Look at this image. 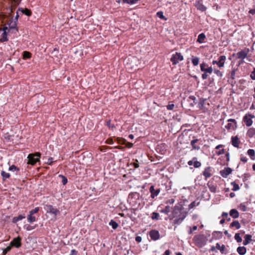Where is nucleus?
Listing matches in <instances>:
<instances>
[{
	"instance_id": "nucleus-13",
	"label": "nucleus",
	"mask_w": 255,
	"mask_h": 255,
	"mask_svg": "<svg viewBox=\"0 0 255 255\" xmlns=\"http://www.w3.org/2000/svg\"><path fill=\"white\" fill-rule=\"evenodd\" d=\"M254 118V116L249 114L245 115L243 118V121L245 123L246 126L250 127L253 124L252 118Z\"/></svg>"
},
{
	"instance_id": "nucleus-45",
	"label": "nucleus",
	"mask_w": 255,
	"mask_h": 255,
	"mask_svg": "<svg viewBox=\"0 0 255 255\" xmlns=\"http://www.w3.org/2000/svg\"><path fill=\"white\" fill-rule=\"evenodd\" d=\"M151 218L153 220H158L159 219V215L157 212H153Z\"/></svg>"
},
{
	"instance_id": "nucleus-16",
	"label": "nucleus",
	"mask_w": 255,
	"mask_h": 255,
	"mask_svg": "<svg viewBox=\"0 0 255 255\" xmlns=\"http://www.w3.org/2000/svg\"><path fill=\"white\" fill-rule=\"evenodd\" d=\"M230 167H225L223 170L220 171V175L224 178H227L232 172Z\"/></svg>"
},
{
	"instance_id": "nucleus-46",
	"label": "nucleus",
	"mask_w": 255,
	"mask_h": 255,
	"mask_svg": "<svg viewBox=\"0 0 255 255\" xmlns=\"http://www.w3.org/2000/svg\"><path fill=\"white\" fill-rule=\"evenodd\" d=\"M235 239L238 243H241L242 241V239L240 237L239 233H236L235 235Z\"/></svg>"
},
{
	"instance_id": "nucleus-14",
	"label": "nucleus",
	"mask_w": 255,
	"mask_h": 255,
	"mask_svg": "<svg viewBox=\"0 0 255 255\" xmlns=\"http://www.w3.org/2000/svg\"><path fill=\"white\" fill-rule=\"evenodd\" d=\"M149 235L153 241H156L160 238V234L158 231L156 230H152L149 233Z\"/></svg>"
},
{
	"instance_id": "nucleus-21",
	"label": "nucleus",
	"mask_w": 255,
	"mask_h": 255,
	"mask_svg": "<svg viewBox=\"0 0 255 255\" xmlns=\"http://www.w3.org/2000/svg\"><path fill=\"white\" fill-rule=\"evenodd\" d=\"M205 34L204 33H201L198 35L197 41L199 43H203L205 42Z\"/></svg>"
},
{
	"instance_id": "nucleus-17",
	"label": "nucleus",
	"mask_w": 255,
	"mask_h": 255,
	"mask_svg": "<svg viewBox=\"0 0 255 255\" xmlns=\"http://www.w3.org/2000/svg\"><path fill=\"white\" fill-rule=\"evenodd\" d=\"M240 141L237 136L232 137V144L235 147H239Z\"/></svg>"
},
{
	"instance_id": "nucleus-58",
	"label": "nucleus",
	"mask_w": 255,
	"mask_h": 255,
	"mask_svg": "<svg viewBox=\"0 0 255 255\" xmlns=\"http://www.w3.org/2000/svg\"><path fill=\"white\" fill-rule=\"evenodd\" d=\"M207 73H208L204 72L203 74H202V78L203 80H205L207 78V77H208Z\"/></svg>"
},
{
	"instance_id": "nucleus-55",
	"label": "nucleus",
	"mask_w": 255,
	"mask_h": 255,
	"mask_svg": "<svg viewBox=\"0 0 255 255\" xmlns=\"http://www.w3.org/2000/svg\"><path fill=\"white\" fill-rule=\"evenodd\" d=\"M189 99L193 101V103L194 104H196V97L194 96H193V95H191L189 97Z\"/></svg>"
},
{
	"instance_id": "nucleus-41",
	"label": "nucleus",
	"mask_w": 255,
	"mask_h": 255,
	"mask_svg": "<svg viewBox=\"0 0 255 255\" xmlns=\"http://www.w3.org/2000/svg\"><path fill=\"white\" fill-rule=\"evenodd\" d=\"M59 177L62 179V183L63 185H65L67 183L68 180L67 178L64 176L63 175L60 174L59 175Z\"/></svg>"
},
{
	"instance_id": "nucleus-29",
	"label": "nucleus",
	"mask_w": 255,
	"mask_h": 255,
	"mask_svg": "<svg viewBox=\"0 0 255 255\" xmlns=\"http://www.w3.org/2000/svg\"><path fill=\"white\" fill-rule=\"evenodd\" d=\"M191 61L194 66H197L198 65L199 62V58L197 56H192Z\"/></svg>"
},
{
	"instance_id": "nucleus-3",
	"label": "nucleus",
	"mask_w": 255,
	"mask_h": 255,
	"mask_svg": "<svg viewBox=\"0 0 255 255\" xmlns=\"http://www.w3.org/2000/svg\"><path fill=\"white\" fill-rule=\"evenodd\" d=\"M44 208L47 213L50 214L54 218H56V217L60 214L59 210L51 205H46Z\"/></svg>"
},
{
	"instance_id": "nucleus-48",
	"label": "nucleus",
	"mask_w": 255,
	"mask_h": 255,
	"mask_svg": "<svg viewBox=\"0 0 255 255\" xmlns=\"http://www.w3.org/2000/svg\"><path fill=\"white\" fill-rule=\"evenodd\" d=\"M214 72L216 74L217 76L221 78L222 77L223 75V73L218 69H214Z\"/></svg>"
},
{
	"instance_id": "nucleus-20",
	"label": "nucleus",
	"mask_w": 255,
	"mask_h": 255,
	"mask_svg": "<svg viewBox=\"0 0 255 255\" xmlns=\"http://www.w3.org/2000/svg\"><path fill=\"white\" fill-rule=\"evenodd\" d=\"M194 139L191 141V145L192 148L196 150H199L200 149V146L195 144L196 142L198 141V139L196 138L195 137H193Z\"/></svg>"
},
{
	"instance_id": "nucleus-27",
	"label": "nucleus",
	"mask_w": 255,
	"mask_h": 255,
	"mask_svg": "<svg viewBox=\"0 0 255 255\" xmlns=\"http://www.w3.org/2000/svg\"><path fill=\"white\" fill-rule=\"evenodd\" d=\"M230 227H235L237 229H239L241 228V225L238 221H234L230 226Z\"/></svg>"
},
{
	"instance_id": "nucleus-12",
	"label": "nucleus",
	"mask_w": 255,
	"mask_h": 255,
	"mask_svg": "<svg viewBox=\"0 0 255 255\" xmlns=\"http://www.w3.org/2000/svg\"><path fill=\"white\" fill-rule=\"evenodd\" d=\"M212 168L208 166L206 167L202 172V175L204 176L205 179L207 180L212 175Z\"/></svg>"
},
{
	"instance_id": "nucleus-40",
	"label": "nucleus",
	"mask_w": 255,
	"mask_h": 255,
	"mask_svg": "<svg viewBox=\"0 0 255 255\" xmlns=\"http://www.w3.org/2000/svg\"><path fill=\"white\" fill-rule=\"evenodd\" d=\"M231 185L233 186V188L232 189L233 191H236L240 189L239 185L238 184H237L235 181L231 182Z\"/></svg>"
},
{
	"instance_id": "nucleus-22",
	"label": "nucleus",
	"mask_w": 255,
	"mask_h": 255,
	"mask_svg": "<svg viewBox=\"0 0 255 255\" xmlns=\"http://www.w3.org/2000/svg\"><path fill=\"white\" fill-rule=\"evenodd\" d=\"M237 251L239 255H244L247 252V249L245 247H239Z\"/></svg>"
},
{
	"instance_id": "nucleus-37",
	"label": "nucleus",
	"mask_w": 255,
	"mask_h": 255,
	"mask_svg": "<svg viewBox=\"0 0 255 255\" xmlns=\"http://www.w3.org/2000/svg\"><path fill=\"white\" fill-rule=\"evenodd\" d=\"M109 225L112 227L113 229H115V230L119 226L118 224L116 222H115V221H114L113 220H112L110 221Z\"/></svg>"
},
{
	"instance_id": "nucleus-8",
	"label": "nucleus",
	"mask_w": 255,
	"mask_h": 255,
	"mask_svg": "<svg viewBox=\"0 0 255 255\" xmlns=\"http://www.w3.org/2000/svg\"><path fill=\"white\" fill-rule=\"evenodd\" d=\"M226 60V56L221 55L219 57L218 60H213L212 61V64H217L219 68H222L224 66Z\"/></svg>"
},
{
	"instance_id": "nucleus-50",
	"label": "nucleus",
	"mask_w": 255,
	"mask_h": 255,
	"mask_svg": "<svg viewBox=\"0 0 255 255\" xmlns=\"http://www.w3.org/2000/svg\"><path fill=\"white\" fill-rule=\"evenodd\" d=\"M11 249V247L9 246L7 247L5 249L3 250V254L4 255H5L7 252H9Z\"/></svg>"
},
{
	"instance_id": "nucleus-25",
	"label": "nucleus",
	"mask_w": 255,
	"mask_h": 255,
	"mask_svg": "<svg viewBox=\"0 0 255 255\" xmlns=\"http://www.w3.org/2000/svg\"><path fill=\"white\" fill-rule=\"evenodd\" d=\"M206 99L204 98H200L199 101L198 103V107L200 110H203L204 108V104L205 102Z\"/></svg>"
},
{
	"instance_id": "nucleus-39",
	"label": "nucleus",
	"mask_w": 255,
	"mask_h": 255,
	"mask_svg": "<svg viewBox=\"0 0 255 255\" xmlns=\"http://www.w3.org/2000/svg\"><path fill=\"white\" fill-rule=\"evenodd\" d=\"M8 170L11 171L19 172L20 171V169L14 165H12L9 167Z\"/></svg>"
},
{
	"instance_id": "nucleus-24",
	"label": "nucleus",
	"mask_w": 255,
	"mask_h": 255,
	"mask_svg": "<svg viewBox=\"0 0 255 255\" xmlns=\"http://www.w3.org/2000/svg\"><path fill=\"white\" fill-rule=\"evenodd\" d=\"M247 135L250 138L253 137L255 135V128H250L247 131Z\"/></svg>"
},
{
	"instance_id": "nucleus-51",
	"label": "nucleus",
	"mask_w": 255,
	"mask_h": 255,
	"mask_svg": "<svg viewBox=\"0 0 255 255\" xmlns=\"http://www.w3.org/2000/svg\"><path fill=\"white\" fill-rule=\"evenodd\" d=\"M174 105L173 104H169L166 106V108L168 110H172L174 107Z\"/></svg>"
},
{
	"instance_id": "nucleus-49",
	"label": "nucleus",
	"mask_w": 255,
	"mask_h": 255,
	"mask_svg": "<svg viewBox=\"0 0 255 255\" xmlns=\"http://www.w3.org/2000/svg\"><path fill=\"white\" fill-rule=\"evenodd\" d=\"M39 207H37L35 208L34 209L29 211V214L31 215H34L37 213L39 211Z\"/></svg>"
},
{
	"instance_id": "nucleus-19",
	"label": "nucleus",
	"mask_w": 255,
	"mask_h": 255,
	"mask_svg": "<svg viewBox=\"0 0 255 255\" xmlns=\"http://www.w3.org/2000/svg\"><path fill=\"white\" fill-rule=\"evenodd\" d=\"M230 215L232 216L234 219L238 218L239 216V213L238 211L235 209H231L230 211Z\"/></svg>"
},
{
	"instance_id": "nucleus-11",
	"label": "nucleus",
	"mask_w": 255,
	"mask_h": 255,
	"mask_svg": "<svg viewBox=\"0 0 255 255\" xmlns=\"http://www.w3.org/2000/svg\"><path fill=\"white\" fill-rule=\"evenodd\" d=\"M21 239L19 237L14 238L10 243V246L11 247H14L16 248H19L21 246Z\"/></svg>"
},
{
	"instance_id": "nucleus-18",
	"label": "nucleus",
	"mask_w": 255,
	"mask_h": 255,
	"mask_svg": "<svg viewBox=\"0 0 255 255\" xmlns=\"http://www.w3.org/2000/svg\"><path fill=\"white\" fill-rule=\"evenodd\" d=\"M252 237L251 235H249V234L246 235L244 237L245 239L243 241V245L244 246L248 245L252 241Z\"/></svg>"
},
{
	"instance_id": "nucleus-6",
	"label": "nucleus",
	"mask_w": 255,
	"mask_h": 255,
	"mask_svg": "<svg viewBox=\"0 0 255 255\" xmlns=\"http://www.w3.org/2000/svg\"><path fill=\"white\" fill-rule=\"evenodd\" d=\"M8 25V32L12 33H16L18 31V29L16 28L17 22L14 21L13 19H11L7 23Z\"/></svg>"
},
{
	"instance_id": "nucleus-7",
	"label": "nucleus",
	"mask_w": 255,
	"mask_h": 255,
	"mask_svg": "<svg viewBox=\"0 0 255 255\" xmlns=\"http://www.w3.org/2000/svg\"><path fill=\"white\" fill-rule=\"evenodd\" d=\"M238 68H233L227 77L228 78V82L232 85V86H233L236 83L235 81L234 80L236 78L235 74Z\"/></svg>"
},
{
	"instance_id": "nucleus-32",
	"label": "nucleus",
	"mask_w": 255,
	"mask_h": 255,
	"mask_svg": "<svg viewBox=\"0 0 255 255\" xmlns=\"http://www.w3.org/2000/svg\"><path fill=\"white\" fill-rule=\"evenodd\" d=\"M28 222L31 223L36 221V217L33 215L29 214L27 217Z\"/></svg>"
},
{
	"instance_id": "nucleus-1",
	"label": "nucleus",
	"mask_w": 255,
	"mask_h": 255,
	"mask_svg": "<svg viewBox=\"0 0 255 255\" xmlns=\"http://www.w3.org/2000/svg\"><path fill=\"white\" fill-rule=\"evenodd\" d=\"M188 212L184 210L182 205H176L174 207L173 211L169 218L173 220L172 224L176 226L180 225L185 219Z\"/></svg>"
},
{
	"instance_id": "nucleus-47",
	"label": "nucleus",
	"mask_w": 255,
	"mask_h": 255,
	"mask_svg": "<svg viewBox=\"0 0 255 255\" xmlns=\"http://www.w3.org/2000/svg\"><path fill=\"white\" fill-rule=\"evenodd\" d=\"M199 204V202H198L197 203H196L195 201H193L191 202L188 206V208L189 210L192 209L196 206H198Z\"/></svg>"
},
{
	"instance_id": "nucleus-28",
	"label": "nucleus",
	"mask_w": 255,
	"mask_h": 255,
	"mask_svg": "<svg viewBox=\"0 0 255 255\" xmlns=\"http://www.w3.org/2000/svg\"><path fill=\"white\" fill-rule=\"evenodd\" d=\"M248 154L251 157V159L255 160V152L253 149H249L247 151Z\"/></svg>"
},
{
	"instance_id": "nucleus-2",
	"label": "nucleus",
	"mask_w": 255,
	"mask_h": 255,
	"mask_svg": "<svg viewBox=\"0 0 255 255\" xmlns=\"http://www.w3.org/2000/svg\"><path fill=\"white\" fill-rule=\"evenodd\" d=\"M195 245L199 248H202L206 244V239L203 235L195 236L193 238Z\"/></svg>"
},
{
	"instance_id": "nucleus-9",
	"label": "nucleus",
	"mask_w": 255,
	"mask_h": 255,
	"mask_svg": "<svg viewBox=\"0 0 255 255\" xmlns=\"http://www.w3.org/2000/svg\"><path fill=\"white\" fill-rule=\"evenodd\" d=\"M249 52V49L242 50L237 53V58L241 59L242 60L239 61V64H241L243 63V60L247 56Z\"/></svg>"
},
{
	"instance_id": "nucleus-59",
	"label": "nucleus",
	"mask_w": 255,
	"mask_h": 255,
	"mask_svg": "<svg viewBox=\"0 0 255 255\" xmlns=\"http://www.w3.org/2000/svg\"><path fill=\"white\" fill-rule=\"evenodd\" d=\"M210 191L213 193H215L216 192V187L214 186H213L210 187Z\"/></svg>"
},
{
	"instance_id": "nucleus-38",
	"label": "nucleus",
	"mask_w": 255,
	"mask_h": 255,
	"mask_svg": "<svg viewBox=\"0 0 255 255\" xmlns=\"http://www.w3.org/2000/svg\"><path fill=\"white\" fill-rule=\"evenodd\" d=\"M207 67H208V65L205 62H203L200 64L201 70L205 73H206V70H207V68H208Z\"/></svg>"
},
{
	"instance_id": "nucleus-30",
	"label": "nucleus",
	"mask_w": 255,
	"mask_h": 255,
	"mask_svg": "<svg viewBox=\"0 0 255 255\" xmlns=\"http://www.w3.org/2000/svg\"><path fill=\"white\" fill-rule=\"evenodd\" d=\"M1 176L2 178V180L4 181L6 179H8L10 177V174L8 173L5 172L4 171H1L0 173Z\"/></svg>"
},
{
	"instance_id": "nucleus-23",
	"label": "nucleus",
	"mask_w": 255,
	"mask_h": 255,
	"mask_svg": "<svg viewBox=\"0 0 255 255\" xmlns=\"http://www.w3.org/2000/svg\"><path fill=\"white\" fill-rule=\"evenodd\" d=\"M25 218V216L23 215H19L17 217H14L13 218L12 222L13 223H16L17 222L22 220V219H24Z\"/></svg>"
},
{
	"instance_id": "nucleus-10",
	"label": "nucleus",
	"mask_w": 255,
	"mask_h": 255,
	"mask_svg": "<svg viewBox=\"0 0 255 255\" xmlns=\"http://www.w3.org/2000/svg\"><path fill=\"white\" fill-rule=\"evenodd\" d=\"M195 6L198 10L202 12L205 11L207 9V7L205 6L202 2V0H198L196 1L195 4Z\"/></svg>"
},
{
	"instance_id": "nucleus-43",
	"label": "nucleus",
	"mask_w": 255,
	"mask_h": 255,
	"mask_svg": "<svg viewBox=\"0 0 255 255\" xmlns=\"http://www.w3.org/2000/svg\"><path fill=\"white\" fill-rule=\"evenodd\" d=\"M138 0H123L124 3H126L130 4L136 3Z\"/></svg>"
},
{
	"instance_id": "nucleus-57",
	"label": "nucleus",
	"mask_w": 255,
	"mask_h": 255,
	"mask_svg": "<svg viewBox=\"0 0 255 255\" xmlns=\"http://www.w3.org/2000/svg\"><path fill=\"white\" fill-rule=\"evenodd\" d=\"M77 254L78 252L75 249H73L71 251L70 255H77Z\"/></svg>"
},
{
	"instance_id": "nucleus-5",
	"label": "nucleus",
	"mask_w": 255,
	"mask_h": 255,
	"mask_svg": "<svg viewBox=\"0 0 255 255\" xmlns=\"http://www.w3.org/2000/svg\"><path fill=\"white\" fill-rule=\"evenodd\" d=\"M183 60V56L179 52H176L175 54H173L170 59V61L174 65H176L178 63L179 61H182Z\"/></svg>"
},
{
	"instance_id": "nucleus-36",
	"label": "nucleus",
	"mask_w": 255,
	"mask_h": 255,
	"mask_svg": "<svg viewBox=\"0 0 255 255\" xmlns=\"http://www.w3.org/2000/svg\"><path fill=\"white\" fill-rule=\"evenodd\" d=\"M31 56V54L28 51H24L23 53V59H30Z\"/></svg>"
},
{
	"instance_id": "nucleus-62",
	"label": "nucleus",
	"mask_w": 255,
	"mask_h": 255,
	"mask_svg": "<svg viewBox=\"0 0 255 255\" xmlns=\"http://www.w3.org/2000/svg\"><path fill=\"white\" fill-rule=\"evenodd\" d=\"M225 152V150L224 149H222L221 150H220L219 151H218L217 152V154L218 155H221V154H224Z\"/></svg>"
},
{
	"instance_id": "nucleus-33",
	"label": "nucleus",
	"mask_w": 255,
	"mask_h": 255,
	"mask_svg": "<svg viewBox=\"0 0 255 255\" xmlns=\"http://www.w3.org/2000/svg\"><path fill=\"white\" fill-rule=\"evenodd\" d=\"M7 32L6 31L3 32L2 34V37L0 39L1 42H3L8 41V38L7 37Z\"/></svg>"
},
{
	"instance_id": "nucleus-15",
	"label": "nucleus",
	"mask_w": 255,
	"mask_h": 255,
	"mask_svg": "<svg viewBox=\"0 0 255 255\" xmlns=\"http://www.w3.org/2000/svg\"><path fill=\"white\" fill-rule=\"evenodd\" d=\"M149 191L151 193L150 197L153 199L155 197L157 196L160 193V190L159 188L155 189L153 185H151L149 188Z\"/></svg>"
},
{
	"instance_id": "nucleus-4",
	"label": "nucleus",
	"mask_w": 255,
	"mask_h": 255,
	"mask_svg": "<svg viewBox=\"0 0 255 255\" xmlns=\"http://www.w3.org/2000/svg\"><path fill=\"white\" fill-rule=\"evenodd\" d=\"M41 154L39 152H36L34 154H29L28 155L27 163L31 165H34L36 162L39 161V158Z\"/></svg>"
},
{
	"instance_id": "nucleus-34",
	"label": "nucleus",
	"mask_w": 255,
	"mask_h": 255,
	"mask_svg": "<svg viewBox=\"0 0 255 255\" xmlns=\"http://www.w3.org/2000/svg\"><path fill=\"white\" fill-rule=\"evenodd\" d=\"M170 207L169 206L167 205V206H166L164 209L160 210L159 211L161 213H164L165 214H168L170 212Z\"/></svg>"
},
{
	"instance_id": "nucleus-56",
	"label": "nucleus",
	"mask_w": 255,
	"mask_h": 255,
	"mask_svg": "<svg viewBox=\"0 0 255 255\" xmlns=\"http://www.w3.org/2000/svg\"><path fill=\"white\" fill-rule=\"evenodd\" d=\"M241 160L244 163H246L248 161V158L246 156H242L241 157Z\"/></svg>"
},
{
	"instance_id": "nucleus-26",
	"label": "nucleus",
	"mask_w": 255,
	"mask_h": 255,
	"mask_svg": "<svg viewBox=\"0 0 255 255\" xmlns=\"http://www.w3.org/2000/svg\"><path fill=\"white\" fill-rule=\"evenodd\" d=\"M18 11H19L22 14H25L26 15H27V16H29L31 14L30 11L29 9H27V8L23 9L22 8H19L18 9Z\"/></svg>"
},
{
	"instance_id": "nucleus-35",
	"label": "nucleus",
	"mask_w": 255,
	"mask_h": 255,
	"mask_svg": "<svg viewBox=\"0 0 255 255\" xmlns=\"http://www.w3.org/2000/svg\"><path fill=\"white\" fill-rule=\"evenodd\" d=\"M193 160H194L193 165L195 168H199L201 166V162L197 160L196 157H193Z\"/></svg>"
},
{
	"instance_id": "nucleus-64",
	"label": "nucleus",
	"mask_w": 255,
	"mask_h": 255,
	"mask_svg": "<svg viewBox=\"0 0 255 255\" xmlns=\"http://www.w3.org/2000/svg\"><path fill=\"white\" fill-rule=\"evenodd\" d=\"M141 237H140V236H137L135 237V241L137 242H140L141 241Z\"/></svg>"
},
{
	"instance_id": "nucleus-54",
	"label": "nucleus",
	"mask_w": 255,
	"mask_h": 255,
	"mask_svg": "<svg viewBox=\"0 0 255 255\" xmlns=\"http://www.w3.org/2000/svg\"><path fill=\"white\" fill-rule=\"evenodd\" d=\"M250 76L252 79L255 80V68H254V70L252 72Z\"/></svg>"
},
{
	"instance_id": "nucleus-53",
	"label": "nucleus",
	"mask_w": 255,
	"mask_h": 255,
	"mask_svg": "<svg viewBox=\"0 0 255 255\" xmlns=\"http://www.w3.org/2000/svg\"><path fill=\"white\" fill-rule=\"evenodd\" d=\"M213 70L212 67L210 66L207 68V70H206V72L209 74H211L213 72Z\"/></svg>"
},
{
	"instance_id": "nucleus-61",
	"label": "nucleus",
	"mask_w": 255,
	"mask_h": 255,
	"mask_svg": "<svg viewBox=\"0 0 255 255\" xmlns=\"http://www.w3.org/2000/svg\"><path fill=\"white\" fill-rule=\"evenodd\" d=\"M53 162V158L50 157L48 159L47 164L49 165H51Z\"/></svg>"
},
{
	"instance_id": "nucleus-52",
	"label": "nucleus",
	"mask_w": 255,
	"mask_h": 255,
	"mask_svg": "<svg viewBox=\"0 0 255 255\" xmlns=\"http://www.w3.org/2000/svg\"><path fill=\"white\" fill-rule=\"evenodd\" d=\"M4 137L5 139H6L7 140L9 141H10L12 140V137L11 135L8 134H6L4 135Z\"/></svg>"
},
{
	"instance_id": "nucleus-60",
	"label": "nucleus",
	"mask_w": 255,
	"mask_h": 255,
	"mask_svg": "<svg viewBox=\"0 0 255 255\" xmlns=\"http://www.w3.org/2000/svg\"><path fill=\"white\" fill-rule=\"evenodd\" d=\"M240 208H241L242 211H246L247 207H246V206L245 205H244L243 204H240Z\"/></svg>"
},
{
	"instance_id": "nucleus-42",
	"label": "nucleus",
	"mask_w": 255,
	"mask_h": 255,
	"mask_svg": "<svg viewBox=\"0 0 255 255\" xmlns=\"http://www.w3.org/2000/svg\"><path fill=\"white\" fill-rule=\"evenodd\" d=\"M156 15L161 19L166 20L167 18L164 16L163 12L161 11H158L156 13Z\"/></svg>"
},
{
	"instance_id": "nucleus-31",
	"label": "nucleus",
	"mask_w": 255,
	"mask_h": 255,
	"mask_svg": "<svg viewBox=\"0 0 255 255\" xmlns=\"http://www.w3.org/2000/svg\"><path fill=\"white\" fill-rule=\"evenodd\" d=\"M237 125H235V124H232V123H228L226 126L225 128L228 129H233L235 130L237 128Z\"/></svg>"
},
{
	"instance_id": "nucleus-63",
	"label": "nucleus",
	"mask_w": 255,
	"mask_h": 255,
	"mask_svg": "<svg viewBox=\"0 0 255 255\" xmlns=\"http://www.w3.org/2000/svg\"><path fill=\"white\" fill-rule=\"evenodd\" d=\"M175 202V200L174 199H170L167 201V203H169L170 204H173Z\"/></svg>"
},
{
	"instance_id": "nucleus-44",
	"label": "nucleus",
	"mask_w": 255,
	"mask_h": 255,
	"mask_svg": "<svg viewBox=\"0 0 255 255\" xmlns=\"http://www.w3.org/2000/svg\"><path fill=\"white\" fill-rule=\"evenodd\" d=\"M216 248L218 250H220L222 253H223L224 251L225 247L224 245L221 246L219 243H217L216 245Z\"/></svg>"
}]
</instances>
